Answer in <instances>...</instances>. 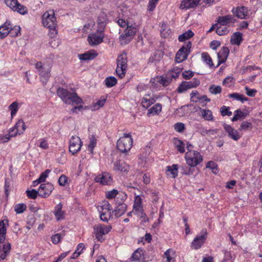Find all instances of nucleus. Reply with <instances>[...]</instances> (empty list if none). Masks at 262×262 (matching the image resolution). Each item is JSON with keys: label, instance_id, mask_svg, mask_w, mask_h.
<instances>
[{"label": "nucleus", "instance_id": "f257e3e1", "mask_svg": "<svg viewBox=\"0 0 262 262\" xmlns=\"http://www.w3.org/2000/svg\"><path fill=\"white\" fill-rule=\"evenodd\" d=\"M57 94L65 103L75 105L82 103V99L72 89L68 90L59 88L57 91Z\"/></svg>", "mask_w": 262, "mask_h": 262}, {"label": "nucleus", "instance_id": "f03ea898", "mask_svg": "<svg viewBox=\"0 0 262 262\" xmlns=\"http://www.w3.org/2000/svg\"><path fill=\"white\" fill-rule=\"evenodd\" d=\"M133 209L134 214L139 217L142 222L145 223L148 221L143 209L142 198L141 195H135Z\"/></svg>", "mask_w": 262, "mask_h": 262}, {"label": "nucleus", "instance_id": "7ed1b4c3", "mask_svg": "<svg viewBox=\"0 0 262 262\" xmlns=\"http://www.w3.org/2000/svg\"><path fill=\"white\" fill-rule=\"evenodd\" d=\"M133 139L130 133L124 134L117 142V149L121 152H128L133 146Z\"/></svg>", "mask_w": 262, "mask_h": 262}, {"label": "nucleus", "instance_id": "20e7f679", "mask_svg": "<svg viewBox=\"0 0 262 262\" xmlns=\"http://www.w3.org/2000/svg\"><path fill=\"white\" fill-rule=\"evenodd\" d=\"M185 159L189 166L195 167L202 162L203 157L198 151L189 150L185 154Z\"/></svg>", "mask_w": 262, "mask_h": 262}, {"label": "nucleus", "instance_id": "39448f33", "mask_svg": "<svg viewBox=\"0 0 262 262\" xmlns=\"http://www.w3.org/2000/svg\"><path fill=\"white\" fill-rule=\"evenodd\" d=\"M127 56L125 54H122L118 56L117 59V68L116 72L120 78L125 76L127 68Z\"/></svg>", "mask_w": 262, "mask_h": 262}, {"label": "nucleus", "instance_id": "423d86ee", "mask_svg": "<svg viewBox=\"0 0 262 262\" xmlns=\"http://www.w3.org/2000/svg\"><path fill=\"white\" fill-rule=\"evenodd\" d=\"M42 23L43 26L46 28H56L57 25L56 18L53 10H48L43 14Z\"/></svg>", "mask_w": 262, "mask_h": 262}, {"label": "nucleus", "instance_id": "0eeeda50", "mask_svg": "<svg viewBox=\"0 0 262 262\" xmlns=\"http://www.w3.org/2000/svg\"><path fill=\"white\" fill-rule=\"evenodd\" d=\"M35 67L40 75L41 81L46 84L50 76L51 67L42 66L41 62H38L36 63Z\"/></svg>", "mask_w": 262, "mask_h": 262}, {"label": "nucleus", "instance_id": "6e6552de", "mask_svg": "<svg viewBox=\"0 0 262 262\" xmlns=\"http://www.w3.org/2000/svg\"><path fill=\"white\" fill-rule=\"evenodd\" d=\"M191 47V42L190 41H188L183 45L177 53L175 61L178 63H180L186 60L190 52Z\"/></svg>", "mask_w": 262, "mask_h": 262}, {"label": "nucleus", "instance_id": "1a4fd4ad", "mask_svg": "<svg viewBox=\"0 0 262 262\" xmlns=\"http://www.w3.org/2000/svg\"><path fill=\"white\" fill-rule=\"evenodd\" d=\"M103 31L97 29L95 32L90 34L88 38V41L91 46H96L103 42L104 35Z\"/></svg>", "mask_w": 262, "mask_h": 262}, {"label": "nucleus", "instance_id": "9d476101", "mask_svg": "<svg viewBox=\"0 0 262 262\" xmlns=\"http://www.w3.org/2000/svg\"><path fill=\"white\" fill-rule=\"evenodd\" d=\"M98 210L102 221L107 222L111 218L112 207L108 202H103L102 205L98 207Z\"/></svg>", "mask_w": 262, "mask_h": 262}, {"label": "nucleus", "instance_id": "9b49d317", "mask_svg": "<svg viewBox=\"0 0 262 262\" xmlns=\"http://www.w3.org/2000/svg\"><path fill=\"white\" fill-rule=\"evenodd\" d=\"M207 236V232L206 229H203L200 233L197 235L191 244V248L193 249L198 250L205 243Z\"/></svg>", "mask_w": 262, "mask_h": 262}, {"label": "nucleus", "instance_id": "f8f14e48", "mask_svg": "<svg viewBox=\"0 0 262 262\" xmlns=\"http://www.w3.org/2000/svg\"><path fill=\"white\" fill-rule=\"evenodd\" d=\"M200 83V80L197 78H194L191 81H183L180 84L177 91L178 93H182L188 89L198 86Z\"/></svg>", "mask_w": 262, "mask_h": 262}, {"label": "nucleus", "instance_id": "ddd939ff", "mask_svg": "<svg viewBox=\"0 0 262 262\" xmlns=\"http://www.w3.org/2000/svg\"><path fill=\"white\" fill-rule=\"evenodd\" d=\"M112 229L111 226L102 224L95 225L94 227V231L96 238L100 241L102 239L103 235L108 233Z\"/></svg>", "mask_w": 262, "mask_h": 262}, {"label": "nucleus", "instance_id": "4468645a", "mask_svg": "<svg viewBox=\"0 0 262 262\" xmlns=\"http://www.w3.org/2000/svg\"><path fill=\"white\" fill-rule=\"evenodd\" d=\"M233 14L239 19H247L251 15V11L247 7L244 6L233 8L232 9Z\"/></svg>", "mask_w": 262, "mask_h": 262}, {"label": "nucleus", "instance_id": "2eb2a0df", "mask_svg": "<svg viewBox=\"0 0 262 262\" xmlns=\"http://www.w3.org/2000/svg\"><path fill=\"white\" fill-rule=\"evenodd\" d=\"M82 145L81 139L78 136H72L69 142V151L73 154L79 151Z\"/></svg>", "mask_w": 262, "mask_h": 262}, {"label": "nucleus", "instance_id": "dca6fc26", "mask_svg": "<svg viewBox=\"0 0 262 262\" xmlns=\"http://www.w3.org/2000/svg\"><path fill=\"white\" fill-rule=\"evenodd\" d=\"M150 82L154 88H158L160 85L167 86L170 82V79L164 76H158L151 78Z\"/></svg>", "mask_w": 262, "mask_h": 262}, {"label": "nucleus", "instance_id": "f3484780", "mask_svg": "<svg viewBox=\"0 0 262 262\" xmlns=\"http://www.w3.org/2000/svg\"><path fill=\"white\" fill-rule=\"evenodd\" d=\"M95 181L103 185H108L112 183L113 178L110 173L103 172L95 177Z\"/></svg>", "mask_w": 262, "mask_h": 262}, {"label": "nucleus", "instance_id": "a211bd4d", "mask_svg": "<svg viewBox=\"0 0 262 262\" xmlns=\"http://www.w3.org/2000/svg\"><path fill=\"white\" fill-rule=\"evenodd\" d=\"M54 189L53 185L49 183L41 184L38 189V195L43 198L49 196Z\"/></svg>", "mask_w": 262, "mask_h": 262}, {"label": "nucleus", "instance_id": "6ab92c4d", "mask_svg": "<svg viewBox=\"0 0 262 262\" xmlns=\"http://www.w3.org/2000/svg\"><path fill=\"white\" fill-rule=\"evenodd\" d=\"M235 21L236 19H235L233 15L230 14L219 16L217 18L216 22L219 25H222L230 27L234 24Z\"/></svg>", "mask_w": 262, "mask_h": 262}, {"label": "nucleus", "instance_id": "aec40b11", "mask_svg": "<svg viewBox=\"0 0 262 262\" xmlns=\"http://www.w3.org/2000/svg\"><path fill=\"white\" fill-rule=\"evenodd\" d=\"M223 127L228 136L232 140L237 141L242 137V135L239 133L238 130L233 128L230 125L224 124Z\"/></svg>", "mask_w": 262, "mask_h": 262}, {"label": "nucleus", "instance_id": "412c9836", "mask_svg": "<svg viewBox=\"0 0 262 262\" xmlns=\"http://www.w3.org/2000/svg\"><path fill=\"white\" fill-rule=\"evenodd\" d=\"M62 204L60 203L54 207L53 213L57 221L63 220L65 219L66 212L62 210Z\"/></svg>", "mask_w": 262, "mask_h": 262}, {"label": "nucleus", "instance_id": "4be33fe9", "mask_svg": "<svg viewBox=\"0 0 262 262\" xmlns=\"http://www.w3.org/2000/svg\"><path fill=\"white\" fill-rule=\"evenodd\" d=\"M129 165L124 161L118 160L114 164V170L119 171L121 172H127L129 169Z\"/></svg>", "mask_w": 262, "mask_h": 262}, {"label": "nucleus", "instance_id": "5701e85b", "mask_svg": "<svg viewBox=\"0 0 262 262\" xmlns=\"http://www.w3.org/2000/svg\"><path fill=\"white\" fill-rule=\"evenodd\" d=\"M229 49L226 47H223L217 53L218 65L225 62L228 56Z\"/></svg>", "mask_w": 262, "mask_h": 262}, {"label": "nucleus", "instance_id": "b1692460", "mask_svg": "<svg viewBox=\"0 0 262 262\" xmlns=\"http://www.w3.org/2000/svg\"><path fill=\"white\" fill-rule=\"evenodd\" d=\"M199 114L203 119L206 121H214V117L212 112L208 109L199 108Z\"/></svg>", "mask_w": 262, "mask_h": 262}, {"label": "nucleus", "instance_id": "393cba45", "mask_svg": "<svg viewBox=\"0 0 262 262\" xmlns=\"http://www.w3.org/2000/svg\"><path fill=\"white\" fill-rule=\"evenodd\" d=\"M8 220H3L0 221V244L3 243L6 239L7 228L8 226Z\"/></svg>", "mask_w": 262, "mask_h": 262}, {"label": "nucleus", "instance_id": "a878e982", "mask_svg": "<svg viewBox=\"0 0 262 262\" xmlns=\"http://www.w3.org/2000/svg\"><path fill=\"white\" fill-rule=\"evenodd\" d=\"M11 244L6 243L0 245V260H4L9 254L11 250Z\"/></svg>", "mask_w": 262, "mask_h": 262}, {"label": "nucleus", "instance_id": "bb28decb", "mask_svg": "<svg viewBox=\"0 0 262 262\" xmlns=\"http://www.w3.org/2000/svg\"><path fill=\"white\" fill-rule=\"evenodd\" d=\"M155 101V99L150 94H145L142 99L141 105L144 108H147Z\"/></svg>", "mask_w": 262, "mask_h": 262}, {"label": "nucleus", "instance_id": "cd10ccee", "mask_svg": "<svg viewBox=\"0 0 262 262\" xmlns=\"http://www.w3.org/2000/svg\"><path fill=\"white\" fill-rule=\"evenodd\" d=\"M97 55V54L94 51L91 50L83 54L78 55L79 59L81 61H86L93 59Z\"/></svg>", "mask_w": 262, "mask_h": 262}, {"label": "nucleus", "instance_id": "c85d7f7f", "mask_svg": "<svg viewBox=\"0 0 262 262\" xmlns=\"http://www.w3.org/2000/svg\"><path fill=\"white\" fill-rule=\"evenodd\" d=\"M200 0H183L180 8L181 9H189L196 6Z\"/></svg>", "mask_w": 262, "mask_h": 262}, {"label": "nucleus", "instance_id": "c756f323", "mask_svg": "<svg viewBox=\"0 0 262 262\" xmlns=\"http://www.w3.org/2000/svg\"><path fill=\"white\" fill-rule=\"evenodd\" d=\"M160 33L162 37L167 38L170 36L172 32L167 24L162 23L160 26Z\"/></svg>", "mask_w": 262, "mask_h": 262}, {"label": "nucleus", "instance_id": "7c9ffc66", "mask_svg": "<svg viewBox=\"0 0 262 262\" xmlns=\"http://www.w3.org/2000/svg\"><path fill=\"white\" fill-rule=\"evenodd\" d=\"M12 25L10 23H6L0 26V38L6 37L10 32Z\"/></svg>", "mask_w": 262, "mask_h": 262}, {"label": "nucleus", "instance_id": "2f4dec72", "mask_svg": "<svg viewBox=\"0 0 262 262\" xmlns=\"http://www.w3.org/2000/svg\"><path fill=\"white\" fill-rule=\"evenodd\" d=\"M176 257V251L172 249H169L164 253V258H166L164 262H174Z\"/></svg>", "mask_w": 262, "mask_h": 262}, {"label": "nucleus", "instance_id": "473e14b6", "mask_svg": "<svg viewBox=\"0 0 262 262\" xmlns=\"http://www.w3.org/2000/svg\"><path fill=\"white\" fill-rule=\"evenodd\" d=\"M162 108V106L160 103H156L148 109L147 114L148 116L158 115L161 112Z\"/></svg>", "mask_w": 262, "mask_h": 262}, {"label": "nucleus", "instance_id": "72a5a7b5", "mask_svg": "<svg viewBox=\"0 0 262 262\" xmlns=\"http://www.w3.org/2000/svg\"><path fill=\"white\" fill-rule=\"evenodd\" d=\"M178 165L177 164H173L171 166L167 167L166 174L168 176L172 178H175L178 174Z\"/></svg>", "mask_w": 262, "mask_h": 262}, {"label": "nucleus", "instance_id": "f704fd0d", "mask_svg": "<svg viewBox=\"0 0 262 262\" xmlns=\"http://www.w3.org/2000/svg\"><path fill=\"white\" fill-rule=\"evenodd\" d=\"M127 209V205L121 202H119L118 206L115 208L114 212L117 217H119L123 214Z\"/></svg>", "mask_w": 262, "mask_h": 262}, {"label": "nucleus", "instance_id": "c9c22d12", "mask_svg": "<svg viewBox=\"0 0 262 262\" xmlns=\"http://www.w3.org/2000/svg\"><path fill=\"white\" fill-rule=\"evenodd\" d=\"M243 40V35L239 32H235L231 37L230 42L232 45L239 46Z\"/></svg>", "mask_w": 262, "mask_h": 262}, {"label": "nucleus", "instance_id": "e433bc0d", "mask_svg": "<svg viewBox=\"0 0 262 262\" xmlns=\"http://www.w3.org/2000/svg\"><path fill=\"white\" fill-rule=\"evenodd\" d=\"M182 70V68L174 67L168 72L165 77H169L171 81L172 78H177L181 73Z\"/></svg>", "mask_w": 262, "mask_h": 262}, {"label": "nucleus", "instance_id": "4c0bfd02", "mask_svg": "<svg viewBox=\"0 0 262 262\" xmlns=\"http://www.w3.org/2000/svg\"><path fill=\"white\" fill-rule=\"evenodd\" d=\"M106 24V15L104 13H101L97 19V29L103 31Z\"/></svg>", "mask_w": 262, "mask_h": 262}, {"label": "nucleus", "instance_id": "58836bf2", "mask_svg": "<svg viewBox=\"0 0 262 262\" xmlns=\"http://www.w3.org/2000/svg\"><path fill=\"white\" fill-rule=\"evenodd\" d=\"M248 113L245 111H243L240 109L236 110L234 113V116L231 119L232 121H235L238 120L245 119L247 116Z\"/></svg>", "mask_w": 262, "mask_h": 262}, {"label": "nucleus", "instance_id": "ea45409f", "mask_svg": "<svg viewBox=\"0 0 262 262\" xmlns=\"http://www.w3.org/2000/svg\"><path fill=\"white\" fill-rule=\"evenodd\" d=\"M13 11L17 12L23 15H25L28 13V10L27 7L19 2H18Z\"/></svg>", "mask_w": 262, "mask_h": 262}, {"label": "nucleus", "instance_id": "a19ab883", "mask_svg": "<svg viewBox=\"0 0 262 262\" xmlns=\"http://www.w3.org/2000/svg\"><path fill=\"white\" fill-rule=\"evenodd\" d=\"M106 102V98L101 97L100 99L97 101L96 102L94 103L91 106L92 111L98 110L104 106Z\"/></svg>", "mask_w": 262, "mask_h": 262}, {"label": "nucleus", "instance_id": "79ce46f5", "mask_svg": "<svg viewBox=\"0 0 262 262\" xmlns=\"http://www.w3.org/2000/svg\"><path fill=\"white\" fill-rule=\"evenodd\" d=\"M143 256V250L141 248L137 249L130 258V261H138Z\"/></svg>", "mask_w": 262, "mask_h": 262}, {"label": "nucleus", "instance_id": "37998d69", "mask_svg": "<svg viewBox=\"0 0 262 262\" xmlns=\"http://www.w3.org/2000/svg\"><path fill=\"white\" fill-rule=\"evenodd\" d=\"M174 145L175 146L176 148L180 153L185 152V145L181 140L178 139H175L174 140Z\"/></svg>", "mask_w": 262, "mask_h": 262}, {"label": "nucleus", "instance_id": "c03bdc74", "mask_svg": "<svg viewBox=\"0 0 262 262\" xmlns=\"http://www.w3.org/2000/svg\"><path fill=\"white\" fill-rule=\"evenodd\" d=\"M194 35L193 32L189 30L179 35L178 39L180 42H183L190 38Z\"/></svg>", "mask_w": 262, "mask_h": 262}, {"label": "nucleus", "instance_id": "a18cd8bd", "mask_svg": "<svg viewBox=\"0 0 262 262\" xmlns=\"http://www.w3.org/2000/svg\"><path fill=\"white\" fill-rule=\"evenodd\" d=\"M228 26L225 25H217L216 28V33L219 35H225L229 32Z\"/></svg>", "mask_w": 262, "mask_h": 262}, {"label": "nucleus", "instance_id": "49530a36", "mask_svg": "<svg viewBox=\"0 0 262 262\" xmlns=\"http://www.w3.org/2000/svg\"><path fill=\"white\" fill-rule=\"evenodd\" d=\"M14 127L15 130L17 131V133H18L19 134H23L26 129V125L22 120L18 121Z\"/></svg>", "mask_w": 262, "mask_h": 262}, {"label": "nucleus", "instance_id": "de8ad7c7", "mask_svg": "<svg viewBox=\"0 0 262 262\" xmlns=\"http://www.w3.org/2000/svg\"><path fill=\"white\" fill-rule=\"evenodd\" d=\"M201 58L203 61L206 63L209 67L213 66L212 59L209 55L206 52H203L201 54Z\"/></svg>", "mask_w": 262, "mask_h": 262}, {"label": "nucleus", "instance_id": "09e8293b", "mask_svg": "<svg viewBox=\"0 0 262 262\" xmlns=\"http://www.w3.org/2000/svg\"><path fill=\"white\" fill-rule=\"evenodd\" d=\"M229 97L235 100H239L242 103L248 100V98L245 97L244 95L236 93L229 94Z\"/></svg>", "mask_w": 262, "mask_h": 262}, {"label": "nucleus", "instance_id": "8fccbe9b", "mask_svg": "<svg viewBox=\"0 0 262 262\" xmlns=\"http://www.w3.org/2000/svg\"><path fill=\"white\" fill-rule=\"evenodd\" d=\"M117 79L114 76H110L107 77L105 80V84L108 88H111L114 86L117 83Z\"/></svg>", "mask_w": 262, "mask_h": 262}, {"label": "nucleus", "instance_id": "3c124183", "mask_svg": "<svg viewBox=\"0 0 262 262\" xmlns=\"http://www.w3.org/2000/svg\"><path fill=\"white\" fill-rule=\"evenodd\" d=\"M136 32V28L133 27V26L127 25V27L124 32L127 35H129V37H130V38L132 39L135 35Z\"/></svg>", "mask_w": 262, "mask_h": 262}, {"label": "nucleus", "instance_id": "603ef678", "mask_svg": "<svg viewBox=\"0 0 262 262\" xmlns=\"http://www.w3.org/2000/svg\"><path fill=\"white\" fill-rule=\"evenodd\" d=\"M64 236L63 233H56L53 235L51 237V240L54 244H58L61 241V239Z\"/></svg>", "mask_w": 262, "mask_h": 262}, {"label": "nucleus", "instance_id": "864d4df0", "mask_svg": "<svg viewBox=\"0 0 262 262\" xmlns=\"http://www.w3.org/2000/svg\"><path fill=\"white\" fill-rule=\"evenodd\" d=\"M132 39L129 35H127L124 32L119 37V40L121 45H126Z\"/></svg>", "mask_w": 262, "mask_h": 262}, {"label": "nucleus", "instance_id": "5fc2aeb1", "mask_svg": "<svg viewBox=\"0 0 262 262\" xmlns=\"http://www.w3.org/2000/svg\"><path fill=\"white\" fill-rule=\"evenodd\" d=\"M95 24L94 21H90L85 24L83 26L84 32L88 33L90 31L95 30Z\"/></svg>", "mask_w": 262, "mask_h": 262}, {"label": "nucleus", "instance_id": "6e6d98bb", "mask_svg": "<svg viewBox=\"0 0 262 262\" xmlns=\"http://www.w3.org/2000/svg\"><path fill=\"white\" fill-rule=\"evenodd\" d=\"M9 110L11 112V115L13 117L15 116L18 110V103L17 102H13L9 106Z\"/></svg>", "mask_w": 262, "mask_h": 262}, {"label": "nucleus", "instance_id": "4d7b16f0", "mask_svg": "<svg viewBox=\"0 0 262 262\" xmlns=\"http://www.w3.org/2000/svg\"><path fill=\"white\" fill-rule=\"evenodd\" d=\"M96 145V140L94 137H91L90 138V142L88 146V150L93 154V149Z\"/></svg>", "mask_w": 262, "mask_h": 262}, {"label": "nucleus", "instance_id": "13d9d810", "mask_svg": "<svg viewBox=\"0 0 262 262\" xmlns=\"http://www.w3.org/2000/svg\"><path fill=\"white\" fill-rule=\"evenodd\" d=\"M27 206L25 204H17L14 207V210L17 214L22 213L26 209Z\"/></svg>", "mask_w": 262, "mask_h": 262}, {"label": "nucleus", "instance_id": "bf43d9fd", "mask_svg": "<svg viewBox=\"0 0 262 262\" xmlns=\"http://www.w3.org/2000/svg\"><path fill=\"white\" fill-rule=\"evenodd\" d=\"M118 193V191L117 189H114L111 191H107L105 196L108 199H116Z\"/></svg>", "mask_w": 262, "mask_h": 262}, {"label": "nucleus", "instance_id": "052dcab7", "mask_svg": "<svg viewBox=\"0 0 262 262\" xmlns=\"http://www.w3.org/2000/svg\"><path fill=\"white\" fill-rule=\"evenodd\" d=\"M206 168H210L212 170L213 173L216 174L218 172L216 164L213 161H209L207 163Z\"/></svg>", "mask_w": 262, "mask_h": 262}, {"label": "nucleus", "instance_id": "680f3d73", "mask_svg": "<svg viewBox=\"0 0 262 262\" xmlns=\"http://www.w3.org/2000/svg\"><path fill=\"white\" fill-rule=\"evenodd\" d=\"M220 112L223 116H230L232 114V112L230 111V107L225 105L221 107Z\"/></svg>", "mask_w": 262, "mask_h": 262}, {"label": "nucleus", "instance_id": "e2e57ef3", "mask_svg": "<svg viewBox=\"0 0 262 262\" xmlns=\"http://www.w3.org/2000/svg\"><path fill=\"white\" fill-rule=\"evenodd\" d=\"M127 199V195L123 192H119L116 196V200L118 203L119 202L123 203Z\"/></svg>", "mask_w": 262, "mask_h": 262}, {"label": "nucleus", "instance_id": "0e129e2a", "mask_svg": "<svg viewBox=\"0 0 262 262\" xmlns=\"http://www.w3.org/2000/svg\"><path fill=\"white\" fill-rule=\"evenodd\" d=\"M6 5L12 11L18 3L17 0H5Z\"/></svg>", "mask_w": 262, "mask_h": 262}, {"label": "nucleus", "instance_id": "69168bd1", "mask_svg": "<svg viewBox=\"0 0 262 262\" xmlns=\"http://www.w3.org/2000/svg\"><path fill=\"white\" fill-rule=\"evenodd\" d=\"M233 81L234 79L232 77L228 76L224 80L223 84L227 87H230L233 85Z\"/></svg>", "mask_w": 262, "mask_h": 262}, {"label": "nucleus", "instance_id": "338daca9", "mask_svg": "<svg viewBox=\"0 0 262 262\" xmlns=\"http://www.w3.org/2000/svg\"><path fill=\"white\" fill-rule=\"evenodd\" d=\"M51 170L49 169L46 170L43 172L41 173L38 178L39 182H44L48 177Z\"/></svg>", "mask_w": 262, "mask_h": 262}, {"label": "nucleus", "instance_id": "774afa93", "mask_svg": "<svg viewBox=\"0 0 262 262\" xmlns=\"http://www.w3.org/2000/svg\"><path fill=\"white\" fill-rule=\"evenodd\" d=\"M222 88L220 86L212 85L209 88V91L211 94H217L221 92Z\"/></svg>", "mask_w": 262, "mask_h": 262}]
</instances>
